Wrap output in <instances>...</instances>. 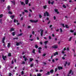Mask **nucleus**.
Returning <instances> with one entry per match:
<instances>
[{
    "label": "nucleus",
    "mask_w": 76,
    "mask_h": 76,
    "mask_svg": "<svg viewBox=\"0 0 76 76\" xmlns=\"http://www.w3.org/2000/svg\"><path fill=\"white\" fill-rule=\"evenodd\" d=\"M6 39V37H4L3 38L2 40V42L3 44H4L3 45V46L4 47L6 46V45H5V42H4V41H5V39Z\"/></svg>",
    "instance_id": "1"
},
{
    "label": "nucleus",
    "mask_w": 76,
    "mask_h": 76,
    "mask_svg": "<svg viewBox=\"0 0 76 76\" xmlns=\"http://www.w3.org/2000/svg\"><path fill=\"white\" fill-rule=\"evenodd\" d=\"M49 13L47 11H46L45 13H44V16H49Z\"/></svg>",
    "instance_id": "2"
},
{
    "label": "nucleus",
    "mask_w": 76,
    "mask_h": 76,
    "mask_svg": "<svg viewBox=\"0 0 76 76\" xmlns=\"http://www.w3.org/2000/svg\"><path fill=\"white\" fill-rule=\"evenodd\" d=\"M52 49H57L58 48V46L57 45H53L52 47Z\"/></svg>",
    "instance_id": "3"
},
{
    "label": "nucleus",
    "mask_w": 76,
    "mask_h": 76,
    "mask_svg": "<svg viewBox=\"0 0 76 76\" xmlns=\"http://www.w3.org/2000/svg\"><path fill=\"white\" fill-rule=\"evenodd\" d=\"M30 22H31V23H37V22H38V20H30Z\"/></svg>",
    "instance_id": "4"
},
{
    "label": "nucleus",
    "mask_w": 76,
    "mask_h": 76,
    "mask_svg": "<svg viewBox=\"0 0 76 76\" xmlns=\"http://www.w3.org/2000/svg\"><path fill=\"white\" fill-rule=\"evenodd\" d=\"M2 58H3V60H4L5 61V60H6V58H7V56H4V55L2 54Z\"/></svg>",
    "instance_id": "5"
},
{
    "label": "nucleus",
    "mask_w": 76,
    "mask_h": 76,
    "mask_svg": "<svg viewBox=\"0 0 76 76\" xmlns=\"http://www.w3.org/2000/svg\"><path fill=\"white\" fill-rule=\"evenodd\" d=\"M48 4H54V1H53L52 2H51V1L50 0H49L48 2Z\"/></svg>",
    "instance_id": "6"
},
{
    "label": "nucleus",
    "mask_w": 76,
    "mask_h": 76,
    "mask_svg": "<svg viewBox=\"0 0 76 76\" xmlns=\"http://www.w3.org/2000/svg\"><path fill=\"white\" fill-rule=\"evenodd\" d=\"M40 31H41V32L40 33V35L41 36V37H42V35H43V32H44V30H42V29H41Z\"/></svg>",
    "instance_id": "7"
},
{
    "label": "nucleus",
    "mask_w": 76,
    "mask_h": 76,
    "mask_svg": "<svg viewBox=\"0 0 76 76\" xmlns=\"http://www.w3.org/2000/svg\"><path fill=\"white\" fill-rule=\"evenodd\" d=\"M58 70H62V69H63V67L61 66H58Z\"/></svg>",
    "instance_id": "8"
},
{
    "label": "nucleus",
    "mask_w": 76,
    "mask_h": 76,
    "mask_svg": "<svg viewBox=\"0 0 76 76\" xmlns=\"http://www.w3.org/2000/svg\"><path fill=\"white\" fill-rule=\"evenodd\" d=\"M55 11L56 13H57V14L59 13V12L58 11V10L57 9H55Z\"/></svg>",
    "instance_id": "9"
},
{
    "label": "nucleus",
    "mask_w": 76,
    "mask_h": 76,
    "mask_svg": "<svg viewBox=\"0 0 76 76\" xmlns=\"http://www.w3.org/2000/svg\"><path fill=\"white\" fill-rule=\"evenodd\" d=\"M25 1L26 4H28L29 3V0H25Z\"/></svg>",
    "instance_id": "10"
},
{
    "label": "nucleus",
    "mask_w": 76,
    "mask_h": 76,
    "mask_svg": "<svg viewBox=\"0 0 76 76\" xmlns=\"http://www.w3.org/2000/svg\"><path fill=\"white\" fill-rule=\"evenodd\" d=\"M45 75H50V72L48 71L47 72V73L45 74Z\"/></svg>",
    "instance_id": "11"
},
{
    "label": "nucleus",
    "mask_w": 76,
    "mask_h": 76,
    "mask_svg": "<svg viewBox=\"0 0 76 76\" xmlns=\"http://www.w3.org/2000/svg\"><path fill=\"white\" fill-rule=\"evenodd\" d=\"M58 52H55V53H54L53 55L54 56H56V55H58Z\"/></svg>",
    "instance_id": "12"
},
{
    "label": "nucleus",
    "mask_w": 76,
    "mask_h": 76,
    "mask_svg": "<svg viewBox=\"0 0 76 76\" xmlns=\"http://www.w3.org/2000/svg\"><path fill=\"white\" fill-rule=\"evenodd\" d=\"M7 9L8 10H10V5H8L7 7Z\"/></svg>",
    "instance_id": "13"
},
{
    "label": "nucleus",
    "mask_w": 76,
    "mask_h": 76,
    "mask_svg": "<svg viewBox=\"0 0 76 76\" xmlns=\"http://www.w3.org/2000/svg\"><path fill=\"white\" fill-rule=\"evenodd\" d=\"M20 44H22V43L21 42H20L19 43H17L16 44V46H19V45H20Z\"/></svg>",
    "instance_id": "14"
},
{
    "label": "nucleus",
    "mask_w": 76,
    "mask_h": 76,
    "mask_svg": "<svg viewBox=\"0 0 76 76\" xmlns=\"http://www.w3.org/2000/svg\"><path fill=\"white\" fill-rule=\"evenodd\" d=\"M15 30L13 28H11L10 30V32H12V31H14Z\"/></svg>",
    "instance_id": "15"
},
{
    "label": "nucleus",
    "mask_w": 76,
    "mask_h": 76,
    "mask_svg": "<svg viewBox=\"0 0 76 76\" xmlns=\"http://www.w3.org/2000/svg\"><path fill=\"white\" fill-rule=\"evenodd\" d=\"M53 72H54V70L53 69H52L50 71V72L52 74L53 73Z\"/></svg>",
    "instance_id": "16"
},
{
    "label": "nucleus",
    "mask_w": 76,
    "mask_h": 76,
    "mask_svg": "<svg viewBox=\"0 0 76 76\" xmlns=\"http://www.w3.org/2000/svg\"><path fill=\"white\" fill-rule=\"evenodd\" d=\"M33 53H34V54H35V49H33V51H32Z\"/></svg>",
    "instance_id": "17"
},
{
    "label": "nucleus",
    "mask_w": 76,
    "mask_h": 76,
    "mask_svg": "<svg viewBox=\"0 0 76 76\" xmlns=\"http://www.w3.org/2000/svg\"><path fill=\"white\" fill-rule=\"evenodd\" d=\"M21 5H23L24 6H25V4L23 2H21Z\"/></svg>",
    "instance_id": "18"
},
{
    "label": "nucleus",
    "mask_w": 76,
    "mask_h": 76,
    "mask_svg": "<svg viewBox=\"0 0 76 76\" xmlns=\"http://www.w3.org/2000/svg\"><path fill=\"white\" fill-rule=\"evenodd\" d=\"M33 60L34 59L31 58H30V62H32Z\"/></svg>",
    "instance_id": "19"
},
{
    "label": "nucleus",
    "mask_w": 76,
    "mask_h": 76,
    "mask_svg": "<svg viewBox=\"0 0 76 76\" xmlns=\"http://www.w3.org/2000/svg\"><path fill=\"white\" fill-rule=\"evenodd\" d=\"M12 56V54H11V53H9L8 55V57H10Z\"/></svg>",
    "instance_id": "20"
},
{
    "label": "nucleus",
    "mask_w": 76,
    "mask_h": 76,
    "mask_svg": "<svg viewBox=\"0 0 76 76\" xmlns=\"http://www.w3.org/2000/svg\"><path fill=\"white\" fill-rule=\"evenodd\" d=\"M16 22H17V23H18V20H16L15 19H14V23H15Z\"/></svg>",
    "instance_id": "21"
},
{
    "label": "nucleus",
    "mask_w": 76,
    "mask_h": 76,
    "mask_svg": "<svg viewBox=\"0 0 76 76\" xmlns=\"http://www.w3.org/2000/svg\"><path fill=\"white\" fill-rule=\"evenodd\" d=\"M12 35L13 36H15V32H13L12 33Z\"/></svg>",
    "instance_id": "22"
},
{
    "label": "nucleus",
    "mask_w": 76,
    "mask_h": 76,
    "mask_svg": "<svg viewBox=\"0 0 76 76\" xmlns=\"http://www.w3.org/2000/svg\"><path fill=\"white\" fill-rule=\"evenodd\" d=\"M15 17V16L14 15H11L10 16V18H11V19H13L14 18V17Z\"/></svg>",
    "instance_id": "23"
},
{
    "label": "nucleus",
    "mask_w": 76,
    "mask_h": 76,
    "mask_svg": "<svg viewBox=\"0 0 76 76\" xmlns=\"http://www.w3.org/2000/svg\"><path fill=\"white\" fill-rule=\"evenodd\" d=\"M43 8H44V9H46V8H47V5L44 6Z\"/></svg>",
    "instance_id": "24"
},
{
    "label": "nucleus",
    "mask_w": 76,
    "mask_h": 76,
    "mask_svg": "<svg viewBox=\"0 0 76 76\" xmlns=\"http://www.w3.org/2000/svg\"><path fill=\"white\" fill-rule=\"evenodd\" d=\"M3 16V15L2 14H1L0 15V18H1Z\"/></svg>",
    "instance_id": "25"
},
{
    "label": "nucleus",
    "mask_w": 76,
    "mask_h": 76,
    "mask_svg": "<svg viewBox=\"0 0 76 76\" xmlns=\"http://www.w3.org/2000/svg\"><path fill=\"white\" fill-rule=\"evenodd\" d=\"M13 39L14 40H15V39H18V37H17L14 38H13Z\"/></svg>",
    "instance_id": "26"
},
{
    "label": "nucleus",
    "mask_w": 76,
    "mask_h": 76,
    "mask_svg": "<svg viewBox=\"0 0 76 76\" xmlns=\"http://www.w3.org/2000/svg\"><path fill=\"white\" fill-rule=\"evenodd\" d=\"M24 12H26V13L28 12V10H24Z\"/></svg>",
    "instance_id": "27"
},
{
    "label": "nucleus",
    "mask_w": 76,
    "mask_h": 76,
    "mask_svg": "<svg viewBox=\"0 0 76 76\" xmlns=\"http://www.w3.org/2000/svg\"><path fill=\"white\" fill-rule=\"evenodd\" d=\"M10 43H8L7 47H10Z\"/></svg>",
    "instance_id": "28"
},
{
    "label": "nucleus",
    "mask_w": 76,
    "mask_h": 76,
    "mask_svg": "<svg viewBox=\"0 0 76 76\" xmlns=\"http://www.w3.org/2000/svg\"><path fill=\"white\" fill-rule=\"evenodd\" d=\"M65 27L66 28H69V27H68V25H65Z\"/></svg>",
    "instance_id": "29"
},
{
    "label": "nucleus",
    "mask_w": 76,
    "mask_h": 76,
    "mask_svg": "<svg viewBox=\"0 0 76 76\" xmlns=\"http://www.w3.org/2000/svg\"><path fill=\"white\" fill-rule=\"evenodd\" d=\"M33 66H34V64H32L30 65L31 67H32Z\"/></svg>",
    "instance_id": "30"
},
{
    "label": "nucleus",
    "mask_w": 76,
    "mask_h": 76,
    "mask_svg": "<svg viewBox=\"0 0 76 76\" xmlns=\"http://www.w3.org/2000/svg\"><path fill=\"white\" fill-rule=\"evenodd\" d=\"M63 7H64V8H65V9H66V6L64 4L63 5Z\"/></svg>",
    "instance_id": "31"
},
{
    "label": "nucleus",
    "mask_w": 76,
    "mask_h": 76,
    "mask_svg": "<svg viewBox=\"0 0 76 76\" xmlns=\"http://www.w3.org/2000/svg\"><path fill=\"white\" fill-rule=\"evenodd\" d=\"M35 47L36 48H38V45H35Z\"/></svg>",
    "instance_id": "32"
},
{
    "label": "nucleus",
    "mask_w": 76,
    "mask_h": 76,
    "mask_svg": "<svg viewBox=\"0 0 76 76\" xmlns=\"http://www.w3.org/2000/svg\"><path fill=\"white\" fill-rule=\"evenodd\" d=\"M48 41H46L44 43L45 44V45H46L47 44V43L48 42Z\"/></svg>",
    "instance_id": "33"
},
{
    "label": "nucleus",
    "mask_w": 76,
    "mask_h": 76,
    "mask_svg": "<svg viewBox=\"0 0 76 76\" xmlns=\"http://www.w3.org/2000/svg\"><path fill=\"white\" fill-rule=\"evenodd\" d=\"M23 35V33H21L20 34H19L18 35V36H22Z\"/></svg>",
    "instance_id": "34"
},
{
    "label": "nucleus",
    "mask_w": 76,
    "mask_h": 76,
    "mask_svg": "<svg viewBox=\"0 0 76 76\" xmlns=\"http://www.w3.org/2000/svg\"><path fill=\"white\" fill-rule=\"evenodd\" d=\"M38 52L39 53L41 54V50H38Z\"/></svg>",
    "instance_id": "35"
},
{
    "label": "nucleus",
    "mask_w": 76,
    "mask_h": 76,
    "mask_svg": "<svg viewBox=\"0 0 76 76\" xmlns=\"http://www.w3.org/2000/svg\"><path fill=\"white\" fill-rule=\"evenodd\" d=\"M72 37H71L69 38V41H71V40H72Z\"/></svg>",
    "instance_id": "36"
},
{
    "label": "nucleus",
    "mask_w": 76,
    "mask_h": 76,
    "mask_svg": "<svg viewBox=\"0 0 76 76\" xmlns=\"http://www.w3.org/2000/svg\"><path fill=\"white\" fill-rule=\"evenodd\" d=\"M11 2L12 3L14 4V5H15V1H11Z\"/></svg>",
    "instance_id": "37"
},
{
    "label": "nucleus",
    "mask_w": 76,
    "mask_h": 76,
    "mask_svg": "<svg viewBox=\"0 0 76 76\" xmlns=\"http://www.w3.org/2000/svg\"><path fill=\"white\" fill-rule=\"evenodd\" d=\"M57 69V68H56L55 69V72H57V69Z\"/></svg>",
    "instance_id": "38"
},
{
    "label": "nucleus",
    "mask_w": 76,
    "mask_h": 76,
    "mask_svg": "<svg viewBox=\"0 0 76 76\" xmlns=\"http://www.w3.org/2000/svg\"><path fill=\"white\" fill-rule=\"evenodd\" d=\"M37 76H41V74H38Z\"/></svg>",
    "instance_id": "39"
},
{
    "label": "nucleus",
    "mask_w": 76,
    "mask_h": 76,
    "mask_svg": "<svg viewBox=\"0 0 76 76\" xmlns=\"http://www.w3.org/2000/svg\"><path fill=\"white\" fill-rule=\"evenodd\" d=\"M72 69L70 70L69 71V74H70L71 73H72Z\"/></svg>",
    "instance_id": "40"
},
{
    "label": "nucleus",
    "mask_w": 76,
    "mask_h": 76,
    "mask_svg": "<svg viewBox=\"0 0 76 76\" xmlns=\"http://www.w3.org/2000/svg\"><path fill=\"white\" fill-rule=\"evenodd\" d=\"M31 28V26H28V29H30V28Z\"/></svg>",
    "instance_id": "41"
},
{
    "label": "nucleus",
    "mask_w": 76,
    "mask_h": 76,
    "mask_svg": "<svg viewBox=\"0 0 76 76\" xmlns=\"http://www.w3.org/2000/svg\"><path fill=\"white\" fill-rule=\"evenodd\" d=\"M60 31L61 32H63V30H62V28H60Z\"/></svg>",
    "instance_id": "42"
},
{
    "label": "nucleus",
    "mask_w": 76,
    "mask_h": 76,
    "mask_svg": "<svg viewBox=\"0 0 76 76\" xmlns=\"http://www.w3.org/2000/svg\"><path fill=\"white\" fill-rule=\"evenodd\" d=\"M28 16H29L30 18H31V13H29Z\"/></svg>",
    "instance_id": "43"
},
{
    "label": "nucleus",
    "mask_w": 76,
    "mask_h": 76,
    "mask_svg": "<svg viewBox=\"0 0 76 76\" xmlns=\"http://www.w3.org/2000/svg\"><path fill=\"white\" fill-rule=\"evenodd\" d=\"M23 74H24V72H23V71L21 72V75H23Z\"/></svg>",
    "instance_id": "44"
},
{
    "label": "nucleus",
    "mask_w": 76,
    "mask_h": 76,
    "mask_svg": "<svg viewBox=\"0 0 76 76\" xmlns=\"http://www.w3.org/2000/svg\"><path fill=\"white\" fill-rule=\"evenodd\" d=\"M8 13H9V14H11V15H12V12H11L10 11H9Z\"/></svg>",
    "instance_id": "45"
},
{
    "label": "nucleus",
    "mask_w": 76,
    "mask_h": 76,
    "mask_svg": "<svg viewBox=\"0 0 76 76\" xmlns=\"http://www.w3.org/2000/svg\"><path fill=\"white\" fill-rule=\"evenodd\" d=\"M62 26L64 27V28H65V26H64V24H62Z\"/></svg>",
    "instance_id": "46"
},
{
    "label": "nucleus",
    "mask_w": 76,
    "mask_h": 76,
    "mask_svg": "<svg viewBox=\"0 0 76 76\" xmlns=\"http://www.w3.org/2000/svg\"><path fill=\"white\" fill-rule=\"evenodd\" d=\"M9 76H12V73H10L9 74Z\"/></svg>",
    "instance_id": "47"
},
{
    "label": "nucleus",
    "mask_w": 76,
    "mask_h": 76,
    "mask_svg": "<svg viewBox=\"0 0 76 76\" xmlns=\"http://www.w3.org/2000/svg\"><path fill=\"white\" fill-rule=\"evenodd\" d=\"M46 56V54H45V53H44L42 55L43 57H44V56Z\"/></svg>",
    "instance_id": "48"
},
{
    "label": "nucleus",
    "mask_w": 76,
    "mask_h": 76,
    "mask_svg": "<svg viewBox=\"0 0 76 76\" xmlns=\"http://www.w3.org/2000/svg\"><path fill=\"white\" fill-rule=\"evenodd\" d=\"M2 22V19H1L0 20V23H2V22Z\"/></svg>",
    "instance_id": "49"
},
{
    "label": "nucleus",
    "mask_w": 76,
    "mask_h": 76,
    "mask_svg": "<svg viewBox=\"0 0 76 76\" xmlns=\"http://www.w3.org/2000/svg\"><path fill=\"white\" fill-rule=\"evenodd\" d=\"M24 60H25V61H26L27 60V58H24Z\"/></svg>",
    "instance_id": "50"
},
{
    "label": "nucleus",
    "mask_w": 76,
    "mask_h": 76,
    "mask_svg": "<svg viewBox=\"0 0 76 76\" xmlns=\"http://www.w3.org/2000/svg\"><path fill=\"white\" fill-rule=\"evenodd\" d=\"M38 49L39 50H41L42 49V48L41 47H39L38 48Z\"/></svg>",
    "instance_id": "51"
},
{
    "label": "nucleus",
    "mask_w": 76,
    "mask_h": 76,
    "mask_svg": "<svg viewBox=\"0 0 76 76\" xmlns=\"http://www.w3.org/2000/svg\"><path fill=\"white\" fill-rule=\"evenodd\" d=\"M39 18H42V15H39Z\"/></svg>",
    "instance_id": "52"
},
{
    "label": "nucleus",
    "mask_w": 76,
    "mask_h": 76,
    "mask_svg": "<svg viewBox=\"0 0 76 76\" xmlns=\"http://www.w3.org/2000/svg\"><path fill=\"white\" fill-rule=\"evenodd\" d=\"M35 61L36 62H37V63H38V60H37L36 59Z\"/></svg>",
    "instance_id": "53"
},
{
    "label": "nucleus",
    "mask_w": 76,
    "mask_h": 76,
    "mask_svg": "<svg viewBox=\"0 0 76 76\" xmlns=\"http://www.w3.org/2000/svg\"><path fill=\"white\" fill-rule=\"evenodd\" d=\"M22 64H25V62L24 61H23Z\"/></svg>",
    "instance_id": "54"
},
{
    "label": "nucleus",
    "mask_w": 76,
    "mask_h": 76,
    "mask_svg": "<svg viewBox=\"0 0 76 76\" xmlns=\"http://www.w3.org/2000/svg\"><path fill=\"white\" fill-rule=\"evenodd\" d=\"M42 71H43V70L42 69H40L39 70V72H41V73Z\"/></svg>",
    "instance_id": "55"
},
{
    "label": "nucleus",
    "mask_w": 76,
    "mask_h": 76,
    "mask_svg": "<svg viewBox=\"0 0 76 76\" xmlns=\"http://www.w3.org/2000/svg\"><path fill=\"white\" fill-rule=\"evenodd\" d=\"M70 32H74V31L72 30H70Z\"/></svg>",
    "instance_id": "56"
},
{
    "label": "nucleus",
    "mask_w": 76,
    "mask_h": 76,
    "mask_svg": "<svg viewBox=\"0 0 76 76\" xmlns=\"http://www.w3.org/2000/svg\"><path fill=\"white\" fill-rule=\"evenodd\" d=\"M23 17H21V19H20L21 20H23Z\"/></svg>",
    "instance_id": "57"
},
{
    "label": "nucleus",
    "mask_w": 76,
    "mask_h": 76,
    "mask_svg": "<svg viewBox=\"0 0 76 76\" xmlns=\"http://www.w3.org/2000/svg\"><path fill=\"white\" fill-rule=\"evenodd\" d=\"M70 62H68V66H70Z\"/></svg>",
    "instance_id": "58"
},
{
    "label": "nucleus",
    "mask_w": 76,
    "mask_h": 76,
    "mask_svg": "<svg viewBox=\"0 0 76 76\" xmlns=\"http://www.w3.org/2000/svg\"><path fill=\"white\" fill-rule=\"evenodd\" d=\"M50 22H51V21H50V20H49L48 21V24H50Z\"/></svg>",
    "instance_id": "59"
},
{
    "label": "nucleus",
    "mask_w": 76,
    "mask_h": 76,
    "mask_svg": "<svg viewBox=\"0 0 76 76\" xmlns=\"http://www.w3.org/2000/svg\"><path fill=\"white\" fill-rule=\"evenodd\" d=\"M51 27H53V25H51L50 26V28H51Z\"/></svg>",
    "instance_id": "60"
},
{
    "label": "nucleus",
    "mask_w": 76,
    "mask_h": 76,
    "mask_svg": "<svg viewBox=\"0 0 76 76\" xmlns=\"http://www.w3.org/2000/svg\"><path fill=\"white\" fill-rule=\"evenodd\" d=\"M62 58L63 60H65V58H64V56H63L62 57Z\"/></svg>",
    "instance_id": "61"
},
{
    "label": "nucleus",
    "mask_w": 76,
    "mask_h": 76,
    "mask_svg": "<svg viewBox=\"0 0 76 76\" xmlns=\"http://www.w3.org/2000/svg\"><path fill=\"white\" fill-rule=\"evenodd\" d=\"M49 39H51V36H49Z\"/></svg>",
    "instance_id": "62"
},
{
    "label": "nucleus",
    "mask_w": 76,
    "mask_h": 76,
    "mask_svg": "<svg viewBox=\"0 0 76 76\" xmlns=\"http://www.w3.org/2000/svg\"><path fill=\"white\" fill-rule=\"evenodd\" d=\"M62 54H64V52L63 51V50H62Z\"/></svg>",
    "instance_id": "63"
},
{
    "label": "nucleus",
    "mask_w": 76,
    "mask_h": 76,
    "mask_svg": "<svg viewBox=\"0 0 76 76\" xmlns=\"http://www.w3.org/2000/svg\"><path fill=\"white\" fill-rule=\"evenodd\" d=\"M63 50L64 51H66V48H64V49Z\"/></svg>",
    "instance_id": "64"
}]
</instances>
